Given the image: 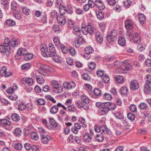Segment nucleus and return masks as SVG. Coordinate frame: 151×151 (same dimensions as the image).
<instances>
[{"instance_id": "nucleus-13", "label": "nucleus", "mask_w": 151, "mask_h": 151, "mask_svg": "<svg viewBox=\"0 0 151 151\" xmlns=\"http://www.w3.org/2000/svg\"><path fill=\"white\" fill-rule=\"evenodd\" d=\"M95 37L96 41L99 43H101L103 41V37L102 34L99 32H96Z\"/></svg>"}, {"instance_id": "nucleus-42", "label": "nucleus", "mask_w": 151, "mask_h": 151, "mask_svg": "<svg viewBox=\"0 0 151 151\" xmlns=\"http://www.w3.org/2000/svg\"><path fill=\"white\" fill-rule=\"evenodd\" d=\"M82 76L85 80L89 81L91 79L90 76L87 73L83 74L82 75Z\"/></svg>"}, {"instance_id": "nucleus-20", "label": "nucleus", "mask_w": 151, "mask_h": 151, "mask_svg": "<svg viewBox=\"0 0 151 151\" xmlns=\"http://www.w3.org/2000/svg\"><path fill=\"white\" fill-rule=\"evenodd\" d=\"M59 24L60 25H63L66 23V20L63 16L58 17L57 19Z\"/></svg>"}, {"instance_id": "nucleus-49", "label": "nucleus", "mask_w": 151, "mask_h": 151, "mask_svg": "<svg viewBox=\"0 0 151 151\" xmlns=\"http://www.w3.org/2000/svg\"><path fill=\"white\" fill-rule=\"evenodd\" d=\"M22 69L25 70H27L30 67V64L29 63H26L22 65L21 66Z\"/></svg>"}, {"instance_id": "nucleus-14", "label": "nucleus", "mask_w": 151, "mask_h": 151, "mask_svg": "<svg viewBox=\"0 0 151 151\" xmlns=\"http://www.w3.org/2000/svg\"><path fill=\"white\" fill-rule=\"evenodd\" d=\"M95 4L97 7L100 10H103L105 8L104 2L101 0H96Z\"/></svg>"}, {"instance_id": "nucleus-40", "label": "nucleus", "mask_w": 151, "mask_h": 151, "mask_svg": "<svg viewBox=\"0 0 151 151\" xmlns=\"http://www.w3.org/2000/svg\"><path fill=\"white\" fill-rule=\"evenodd\" d=\"M139 107L142 110L147 109L148 108L147 105L144 103H142L139 105Z\"/></svg>"}, {"instance_id": "nucleus-62", "label": "nucleus", "mask_w": 151, "mask_h": 151, "mask_svg": "<svg viewBox=\"0 0 151 151\" xmlns=\"http://www.w3.org/2000/svg\"><path fill=\"white\" fill-rule=\"evenodd\" d=\"M145 64L147 66L150 67L151 66V59H147L145 62Z\"/></svg>"}, {"instance_id": "nucleus-53", "label": "nucleus", "mask_w": 151, "mask_h": 151, "mask_svg": "<svg viewBox=\"0 0 151 151\" xmlns=\"http://www.w3.org/2000/svg\"><path fill=\"white\" fill-rule=\"evenodd\" d=\"M96 138L97 141L99 142L102 141L104 139V137L102 135H96Z\"/></svg>"}, {"instance_id": "nucleus-7", "label": "nucleus", "mask_w": 151, "mask_h": 151, "mask_svg": "<svg viewBox=\"0 0 151 151\" xmlns=\"http://www.w3.org/2000/svg\"><path fill=\"white\" fill-rule=\"evenodd\" d=\"M130 88L131 89L135 91L139 87V83L138 81L135 80H132L130 83Z\"/></svg>"}, {"instance_id": "nucleus-21", "label": "nucleus", "mask_w": 151, "mask_h": 151, "mask_svg": "<svg viewBox=\"0 0 151 151\" xmlns=\"http://www.w3.org/2000/svg\"><path fill=\"white\" fill-rule=\"evenodd\" d=\"M118 42L119 44L122 46H124L126 44V40L122 37L119 38Z\"/></svg>"}, {"instance_id": "nucleus-28", "label": "nucleus", "mask_w": 151, "mask_h": 151, "mask_svg": "<svg viewBox=\"0 0 151 151\" xmlns=\"http://www.w3.org/2000/svg\"><path fill=\"white\" fill-rule=\"evenodd\" d=\"M11 118L14 121H18L20 119L19 115L17 114L14 113L11 116Z\"/></svg>"}, {"instance_id": "nucleus-32", "label": "nucleus", "mask_w": 151, "mask_h": 151, "mask_svg": "<svg viewBox=\"0 0 151 151\" xmlns=\"http://www.w3.org/2000/svg\"><path fill=\"white\" fill-rule=\"evenodd\" d=\"M36 80L39 83L42 84L44 83V78L41 76H37L36 77Z\"/></svg>"}, {"instance_id": "nucleus-57", "label": "nucleus", "mask_w": 151, "mask_h": 151, "mask_svg": "<svg viewBox=\"0 0 151 151\" xmlns=\"http://www.w3.org/2000/svg\"><path fill=\"white\" fill-rule=\"evenodd\" d=\"M37 102L40 105H43L45 104V101L43 99H39L37 100Z\"/></svg>"}, {"instance_id": "nucleus-35", "label": "nucleus", "mask_w": 151, "mask_h": 151, "mask_svg": "<svg viewBox=\"0 0 151 151\" xmlns=\"http://www.w3.org/2000/svg\"><path fill=\"white\" fill-rule=\"evenodd\" d=\"M103 97L104 99L109 101L111 100L112 99V96L108 93H104L103 95Z\"/></svg>"}, {"instance_id": "nucleus-50", "label": "nucleus", "mask_w": 151, "mask_h": 151, "mask_svg": "<svg viewBox=\"0 0 151 151\" xmlns=\"http://www.w3.org/2000/svg\"><path fill=\"white\" fill-rule=\"evenodd\" d=\"M95 94L98 96H99L101 95V91L98 88H95L93 90Z\"/></svg>"}, {"instance_id": "nucleus-15", "label": "nucleus", "mask_w": 151, "mask_h": 151, "mask_svg": "<svg viewBox=\"0 0 151 151\" xmlns=\"http://www.w3.org/2000/svg\"><path fill=\"white\" fill-rule=\"evenodd\" d=\"M144 91L146 93H150L151 92V83L146 82L145 84Z\"/></svg>"}, {"instance_id": "nucleus-27", "label": "nucleus", "mask_w": 151, "mask_h": 151, "mask_svg": "<svg viewBox=\"0 0 151 151\" xmlns=\"http://www.w3.org/2000/svg\"><path fill=\"white\" fill-rule=\"evenodd\" d=\"M41 140L44 144H47L49 141V137L47 136L46 137L44 135H41Z\"/></svg>"}, {"instance_id": "nucleus-44", "label": "nucleus", "mask_w": 151, "mask_h": 151, "mask_svg": "<svg viewBox=\"0 0 151 151\" xmlns=\"http://www.w3.org/2000/svg\"><path fill=\"white\" fill-rule=\"evenodd\" d=\"M28 104H27L25 105L24 104L22 103L20 104H19L18 105V109L19 110L21 111H23L27 107H28Z\"/></svg>"}, {"instance_id": "nucleus-41", "label": "nucleus", "mask_w": 151, "mask_h": 151, "mask_svg": "<svg viewBox=\"0 0 151 151\" xmlns=\"http://www.w3.org/2000/svg\"><path fill=\"white\" fill-rule=\"evenodd\" d=\"M61 49L62 52L64 53H67L68 52V48L63 44L61 45Z\"/></svg>"}, {"instance_id": "nucleus-29", "label": "nucleus", "mask_w": 151, "mask_h": 151, "mask_svg": "<svg viewBox=\"0 0 151 151\" xmlns=\"http://www.w3.org/2000/svg\"><path fill=\"white\" fill-rule=\"evenodd\" d=\"M103 81L105 83H108L110 79L108 75L107 74H105L103 75L101 77Z\"/></svg>"}, {"instance_id": "nucleus-54", "label": "nucleus", "mask_w": 151, "mask_h": 151, "mask_svg": "<svg viewBox=\"0 0 151 151\" xmlns=\"http://www.w3.org/2000/svg\"><path fill=\"white\" fill-rule=\"evenodd\" d=\"M75 44H77L78 45H80L81 43H84L83 39V37H79V39L75 41Z\"/></svg>"}, {"instance_id": "nucleus-3", "label": "nucleus", "mask_w": 151, "mask_h": 151, "mask_svg": "<svg viewBox=\"0 0 151 151\" xmlns=\"http://www.w3.org/2000/svg\"><path fill=\"white\" fill-rule=\"evenodd\" d=\"M52 84L53 90L55 93H59L63 91V86L59 84L57 81H52Z\"/></svg>"}, {"instance_id": "nucleus-25", "label": "nucleus", "mask_w": 151, "mask_h": 151, "mask_svg": "<svg viewBox=\"0 0 151 151\" xmlns=\"http://www.w3.org/2000/svg\"><path fill=\"white\" fill-rule=\"evenodd\" d=\"M50 17L52 18L53 19H56L58 18V13L57 12L54 10L52 11L50 13Z\"/></svg>"}, {"instance_id": "nucleus-52", "label": "nucleus", "mask_w": 151, "mask_h": 151, "mask_svg": "<svg viewBox=\"0 0 151 151\" xmlns=\"http://www.w3.org/2000/svg\"><path fill=\"white\" fill-rule=\"evenodd\" d=\"M127 117L129 119L133 121L134 120L135 116L132 113H129L127 114Z\"/></svg>"}, {"instance_id": "nucleus-24", "label": "nucleus", "mask_w": 151, "mask_h": 151, "mask_svg": "<svg viewBox=\"0 0 151 151\" xmlns=\"http://www.w3.org/2000/svg\"><path fill=\"white\" fill-rule=\"evenodd\" d=\"M84 51L85 53L90 54L93 52V48L90 46H88L85 48Z\"/></svg>"}, {"instance_id": "nucleus-19", "label": "nucleus", "mask_w": 151, "mask_h": 151, "mask_svg": "<svg viewBox=\"0 0 151 151\" xmlns=\"http://www.w3.org/2000/svg\"><path fill=\"white\" fill-rule=\"evenodd\" d=\"M18 45V43L17 42V40L14 37H13L9 43L10 46H11L12 47L14 48L17 47Z\"/></svg>"}, {"instance_id": "nucleus-45", "label": "nucleus", "mask_w": 151, "mask_h": 151, "mask_svg": "<svg viewBox=\"0 0 151 151\" xmlns=\"http://www.w3.org/2000/svg\"><path fill=\"white\" fill-rule=\"evenodd\" d=\"M81 99L82 101L86 104L88 103L89 102V98L85 95H82L81 96Z\"/></svg>"}, {"instance_id": "nucleus-64", "label": "nucleus", "mask_w": 151, "mask_h": 151, "mask_svg": "<svg viewBox=\"0 0 151 151\" xmlns=\"http://www.w3.org/2000/svg\"><path fill=\"white\" fill-rule=\"evenodd\" d=\"M133 40L134 43L136 44L139 43L140 42V37H133Z\"/></svg>"}, {"instance_id": "nucleus-63", "label": "nucleus", "mask_w": 151, "mask_h": 151, "mask_svg": "<svg viewBox=\"0 0 151 151\" xmlns=\"http://www.w3.org/2000/svg\"><path fill=\"white\" fill-rule=\"evenodd\" d=\"M41 22L43 23H47V15L42 16L41 20Z\"/></svg>"}, {"instance_id": "nucleus-58", "label": "nucleus", "mask_w": 151, "mask_h": 151, "mask_svg": "<svg viewBox=\"0 0 151 151\" xmlns=\"http://www.w3.org/2000/svg\"><path fill=\"white\" fill-rule=\"evenodd\" d=\"M22 10L23 13L25 15H28L29 14L30 11L27 9V8L26 7H24L22 9Z\"/></svg>"}, {"instance_id": "nucleus-55", "label": "nucleus", "mask_w": 151, "mask_h": 151, "mask_svg": "<svg viewBox=\"0 0 151 151\" xmlns=\"http://www.w3.org/2000/svg\"><path fill=\"white\" fill-rule=\"evenodd\" d=\"M14 148L17 150H21L22 148V145L20 143H17L14 145Z\"/></svg>"}, {"instance_id": "nucleus-46", "label": "nucleus", "mask_w": 151, "mask_h": 151, "mask_svg": "<svg viewBox=\"0 0 151 151\" xmlns=\"http://www.w3.org/2000/svg\"><path fill=\"white\" fill-rule=\"evenodd\" d=\"M128 92L127 88L125 86L121 87V93L127 94Z\"/></svg>"}, {"instance_id": "nucleus-59", "label": "nucleus", "mask_w": 151, "mask_h": 151, "mask_svg": "<svg viewBox=\"0 0 151 151\" xmlns=\"http://www.w3.org/2000/svg\"><path fill=\"white\" fill-rule=\"evenodd\" d=\"M129 109L130 111L134 112L137 111V108L136 106L134 104H131L129 106Z\"/></svg>"}, {"instance_id": "nucleus-17", "label": "nucleus", "mask_w": 151, "mask_h": 151, "mask_svg": "<svg viewBox=\"0 0 151 151\" xmlns=\"http://www.w3.org/2000/svg\"><path fill=\"white\" fill-rule=\"evenodd\" d=\"M83 139L87 143L91 142L93 140V139L91 135L88 133H86L83 135Z\"/></svg>"}, {"instance_id": "nucleus-2", "label": "nucleus", "mask_w": 151, "mask_h": 151, "mask_svg": "<svg viewBox=\"0 0 151 151\" xmlns=\"http://www.w3.org/2000/svg\"><path fill=\"white\" fill-rule=\"evenodd\" d=\"M82 28L83 34L85 35H86L88 33L91 35H93L96 29L93 24L90 23H88L86 26L82 25Z\"/></svg>"}, {"instance_id": "nucleus-22", "label": "nucleus", "mask_w": 151, "mask_h": 151, "mask_svg": "<svg viewBox=\"0 0 151 151\" xmlns=\"http://www.w3.org/2000/svg\"><path fill=\"white\" fill-rule=\"evenodd\" d=\"M115 79L118 83H122L124 82L123 78L120 75H118L115 76Z\"/></svg>"}, {"instance_id": "nucleus-43", "label": "nucleus", "mask_w": 151, "mask_h": 151, "mask_svg": "<svg viewBox=\"0 0 151 151\" xmlns=\"http://www.w3.org/2000/svg\"><path fill=\"white\" fill-rule=\"evenodd\" d=\"M25 82L29 86H31L33 84V80L32 78H26Z\"/></svg>"}, {"instance_id": "nucleus-18", "label": "nucleus", "mask_w": 151, "mask_h": 151, "mask_svg": "<svg viewBox=\"0 0 151 151\" xmlns=\"http://www.w3.org/2000/svg\"><path fill=\"white\" fill-rule=\"evenodd\" d=\"M138 20L142 24H144L146 22V18L145 15L143 14L139 13L138 15Z\"/></svg>"}, {"instance_id": "nucleus-39", "label": "nucleus", "mask_w": 151, "mask_h": 151, "mask_svg": "<svg viewBox=\"0 0 151 151\" xmlns=\"http://www.w3.org/2000/svg\"><path fill=\"white\" fill-rule=\"evenodd\" d=\"M31 137L32 139L35 140H37L39 138L37 134L34 132H32L31 134Z\"/></svg>"}, {"instance_id": "nucleus-26", "label": "nucleus", "mask_w": 151, "mask_h": 151, "mask_svg": "<svg viewBox=\"0 0 151 151\" xmlns=\"http://www.w3.org/2000/svg\"><path fill=\"white\" fill-rule=\"evenodd\" d=\"M58 108L56 105L53 106L50 109V113L52 114H55L57 113L58 111Z\"/></svg>"}, {"instance_id": "nucleus-10", "label": "nucleus", "mask_w": 151, "mask_h": 151, "mask_svg": "<svg viewBox=\"0 0 151 151\" xmlns=\"http://www.w3.org/2000/svg\"><path fill=\"white\" fill-rule=\"evenodd\" d=\"M124 24L125 27L127 30H132V29L133 27V24H134L132 21L129 19H127L125 21Z\"/></svg>"}, {"instance_id": "nucleus-16", "label": "nucleus", "mask_w": 151, "mask_h": 151, "mask_svg": "<svg viewBox=\"0 0 151 151\" xmlns=\"http://www.w3.org/2000/svg\"><path fill=\"white\" fill-rule=\"evenodd\" d=\"M106 107L108 108L109 111L110 110H114L116 108V105L114 103L111 102H105Z\"/></svg>"}, {"instance_id": "nucleus-12", "label": "nucleus", "mask_w": 151, "mask_h": 151, "mask_svg": "<svg viewBox=\"0 0 151 151\" xmlns=\"http://www.w3.org/2000/svg\"><path fill=\"white\" fill-rule=\"evenodd\" d=\"M73 32L74 35L78 36L79 37H81V31L80 27L77 25L74 27L73 28Z\"/></svg>"}, {"instance_id": "nucleus-9", "label": "nucleus", "mask_w": 151, "mask_h": 151, "mask_svg": "<svg viewBox=\"0 0 151 151\" xmlns=\"http://www.w3.org/2000/svg\"><path fill=\"white\" fill-rule=\"evenodd\" d=\"M108 108L104 103V105L100 109H98V113L101 115H104L106 114L109 112Z\"/></svg>"}, {"instance_id": "nucleus-5", "label": "nucleus", "mask_w": 151, "mask_h": 151, "mask_svg": "<svg viewBox=\"0 0 151 151\" xmlns=\"http://www.w3.org/2000/svg\"><path fill=\"white\" fill-rule=\"evenodd\" d=\"M27 53V50L25 48H19L17 51V54L15 56V59L16 60H19L21 58L22 56L25 55Z\"/></svg>"}, {"instance_id": "nucleus-6", "label": "nucleus", "mask_w": 151, "mask_h": 151, "mask_svg": "<svg viewBox=\"0 0 151 151\" xmlns=\"http://www.w3.org/2000/svg\"><path fill=\"white\" fill-rule=\"evenodd\" d=\"M117 32L115 29L112 30L109 33H108V35L107 36V39H110L113 42L116 41L117 40Z\"/></svg>"}, {"instance_id": "nucleus-33", "label": "nucleus", "mask_w": 151, "mask_h": 151, "mask_svg": "<svg viewBox=\"0 0 151 151\" xmlns=\"http://www.w3.org/2000/svg\"><path fill=\"white\" fill-rule=\"evenodd\" d=\"M97 17L98 19L100 20L103 19L104 18V14L101 11H99L96 13Z\"/></svg>"}, {"instance_id": "nucleus-11", "label": "nucleus", "mask_w": 151, "mask_h": 151, "mask_svg": "<svg viewBox=\"0 0 151 151\" xmlns=\"http://www.w3.org/2000/svg\"><path fill=\"white\" fill-rule=\"evenodd\" d=\"M48 52H50L51 54L50 57H52L55 55L56 53V50L53 44L50 43L49 45Z\"/></svg>"}, {"instance_id": "nucleus-34", "label": "nucleus", "mask_w": 151, "mask_h": 151, "mask_svg": "<svg viewBox=\"0 0 151 151\" xmlns=\"http://www.w3.org/2000/svg\"><path fill=\"white\" fill-rule=\"evenodd\" d=\"M0 123L2 124L3 125H10L11 124V123L9 121L4 119H0Z\"/></svg>"}, {"instance_id": "nucleus-61", "label": "nucleus", "mask_w": 151, "mask_h": 151, "mask_svg": "<svg viewBox=\"0 0 151 151\" xmlns=\"http://www.w3.org/2000/svg\"><path fill=\"white\" fill-rule=\"evenodd\" d=\"M88 66L90 69L93 70L96 67V64L93 62H91L88 65Z\"/></svg>"}, {"instance_id": "nucleus-30", "label": "nucleus", "mask_w": 151, "mask_h": 151, "mask_svg": "<svg viewBox=\"0 0 151 151\" xmlns=\"http://www.w3.org/2000/svg\"><path fill=\"white\" fill-rule=\"evenodd\" d=\"M49 121L50 124L54 127H57L58 125V123L53 118H50L49 119Z\"/></svg>"}, {"instance_id": "nucleus-47", "label": "nucleus", "mask_w": 151, "mask_h": 151, "mask_svg": "<svg viewBox=\"0 0 151 151\" xmlns=\"http://www.w3.org/2000/svg\"><path fill=\"white\" fill-rule=\"evenodd\" d=\"M63 85L64 87L68 90L72 88L70 83H68L67 82H65L63 83Z\"/></svg>"}, {"instance_id": "nucleus-56", "label": "nucleus", "mask_w": 151, "mask_h": 151, "mask_svg": "<svg viewBox=\"0 0 151 151\" xmlns=\"http://www.w3.org/2000/svg\"><path fill=\"white\" fill-rule=\"evenodd\" d=\"M68 51L69 52L70 54L72 55H74L76 53V51L75 49L73 47H69Z\"/></svg>"}, {"instance_id": "nucleus-51", "label": "nucleus", "mask_w": 151, "mask_h": 151, "mask_svg": "<svg viewBox=\"0 0 151 151\" xmlns=\"http://www.w3.org/2000/svg\"><path fill=\"white\" fill-rule=\"evenodd\" d=\"M128 31H127V36L129 39L131 40V38L132 37H133L132 34L133 33L132 32V30H127Z\"/></svg>"}, {"instance_id": "nucleus-23", "label": "nucleus", "mask_w": 151, "mask_h": 151, "mask_svg": "<svg viewBox=\"0 0 151 151\" xmlns=\"http://www.w3.org/2000/svg\"><path fill=\"white\" fill-rule=\"evenodd\" d=\"M14 134L16 136L19 137L22 134V131L19 128H17L14 131Z\"/></svg>"}, {"instance_id": "nucleus-60", "label": "nucleus", "mask_w": 151, "mask_h": 151, "mask_svg": "<svg viewBox=\"0 0 151 151\" xmlns=\"http://www.w3.org/2000/svg\"><path fill=\"white\" fill-rule=\"evenodd\" d=\"M68 109L69 111L73 112L75 111L76 110V108L73 105H71L68 106Z\"/></svg>"}, {"instance_id": "nucleus-4", "label": "nucleus", "mask_w": 151, "mask_h": 151, "mask_svg": "<svg viewBox=\"0 0 151 151\" xmlns=\"http://www.w3.org/2000/svg\"><path fill=\"white\" fill-rule=\"evenodd\" d=\"M40 50L42 52V55L45 57H48L50 56L51 53L50 52H48L47 46L44 43L41 44L40 46Z\"/></svg>"}, {"instance_id": "nucleus-31", "label": "nucleus", "mask_w": 151, "mask_h": 151, "mask_svg": "<svg viewBox=\"0 0 151 151\" xmlns=\"http://www.w3.org/2000/svg\"><path fill=\"white\" fill-rule=\"evenodd\" d=\"M102 129V134H109L110 133V132L107 128L106 126L103 125Z\"/></svg>"}, {"instance_id": "nucleus-48", "label": "nucleus", "mask_w": 151, "mask_h": 151, "mask_svg": "<svg viewBox=\"0 0 151 151\" xmlns=\"http://www.w3.org/2000/svg\"><path fill=\"white\" fill-rule=\"evenodd\" d=\"M115 117L118 119H123L124 116L122 114L119 112H116L115 114Z\"/></svg>"}, {"instance_id": "nucleus-36", "label": "nucleus", "mask_w": 151, "mask_h": 151, "mask_svg": "<svg viewBox=\"0 0 151 151\" xmlns=\"http://www.w3.org/2000/svg\"><path fill=\"white\" fill-rule=\"evenodd\" d=\"M6 24L10 26H13L15 25V22L12 20L9 19L7 20L5 22Z\"/></svg>"}, {"instance_id": "nucleus-8", "label": "nucleus", "mask_w": 151, "mask_h": 151, "mask_svg": "<svg viewBox=\"0 0 151 151\" xmlns=\"http://www.w3.org/2000/svg\"><path fill=\"white\" fill-rule=\"evenodd\" d=\"M6 68L5 66H3L0 70V75L5 77H8L12 75V73L7 72Z\"/></svg>"}, {"instance_id": "nucleus-37", "label": "nucleus", "mask_w": 151, "mask_h": 151, "mask_svg": "<svg viewBox=\"0 0 151 151\" xmlns=\"http://www.w3.org/2000/svg\"><path fill=\"white\" fill-rule=\"evenodd\" d=\"M26 55L24 57V60L26 61H28L31 60L33 57V55L32 53H28L25 55Z\"/></svg>"}, {"instance_id": "nucleus-1", "label": "nucleus", "mask_w": 151, "mask_h": 151, "mask_svg": "<svg viewBox=\"0 0 151 151\" xmlns=\"http://www.w3.org/2000/svg\"><path fill=\"white\" fill-rule=\"evenodd\" d=\"M10 41L8 37H5L4 42L0 45V52L9 56L10 53L11 46L9 45Z\"/></svg>"}, {"instance_id": "nucleus-38", "label": "nucleus", "mask_w": 151, "mask_h": 151, "mask_svg": "<svg viewBox=\"0 0 151 151\" xmlns=\"http://www.w3.org/2000/svg\"><path fill=\"white\" fill-rule=\"evenodd\" d=\"M63 8L60 9V12L61 16H63V14H65L68 12V11L66 10V7L64 6H62Z\"/></svg>"}]
</instances>
